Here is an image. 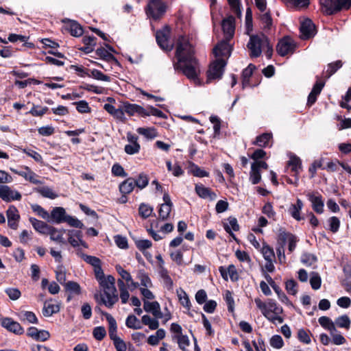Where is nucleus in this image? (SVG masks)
Wrapping results in <instances>:
<instances>
[{
    "instance_id": "f257e3e1",
    "label": "nucleus",
    "mask_w": 351,
    "mask_h": 351,
    "mask_svg": "<svg viewBox=\"0 0 351 351\" xmlns=\"http://www.w3.org/2000/svg\"><path fill=\"white\" fill-rule=\"evenodd\" d=\"M176 56L178 62L174 64L176 70H180L187 78L195 84H199L198 78L199 66L197 59L194 57V49L189 39L184 36L179 38Z\"/></svg>"
},
{
    "instance_id": "f03ea898",
    "label": "nucleus",
    "mask_w": 351,
    "mask_h": 351,
    "mask_svg": "<svg viewBox=\"0 0 351 351\" xmlns=\"http://www.w3.org/2000/svg\"><path fill=\"white\" fill-rule=\"evenodd\" d=\"M254 302L262 314L271 323L277 324L283 322V318L280 316L282 313V308L278 306L274 300L268 299L263 302L260 298H256L254 299Z\"/></svg>"
},
{
    "instance_id": "7ed1b4c3",
    "label": "nucleus",
    "mask_w": 351,
    "mask_h": 351,
    "mask_svg": "<svg viewBox=\"0 0 351 351\" xmlns=\"http://www.w3.org/2000/svg\"><path fill=\"white\" fill-rule=\"evenodd\" d=\"M104 293L101 294V303L108 308H112L119 300L117 289L115 287V278L108 275L106 278L99 282Z\"/></svg>"
},
{
    "instance_id": "20e7f679",
    "label": "nucleus",
    "mask_w": 351,
    "mask_h": 351,
    "mask_svg": "<svg viewBox=\"0 0 351 351\" xmlns=\"http://www.w3.org/2000/svg\"><path fill=\"white\" fill-rule=\"evenodd\" d=\"M323 12L332 15L341 10H347L351 7V0H319Z\"/></svg>"
},
{
    "instance_id": "39448f33",
    "label": "nucleus",
    "mask_w": 351,
    "mask_h": 351,
    "mask_svg": "<svg viewBox=\"0 0 351 351\" xmlns=\"http://www.w3.org/2000/svg\"><path fill=\"white\" fill-rule=\"evenodd\" d=\"M265 46H268V38L264 34L252 35L247 45L252 58H257L265 51Z\"/></svg>"
},
{
    "instance_id": "423d86ee",
    "label": "nucleus",
    "mask_w": 351,
    "mask_h": 351,
    "mask_svg": "<svg viewBox=\"0 0 351 351\" xmlns=\"http://www.w3.org/2000/svg\"><path fill=\"white\" fill-rule=\"evenodd\" d=\"M226 65V62L222 58H217L211 63L207 72V83L210 82L213 80L220 79Z\"/></svg>"
},
{
    "instance_id": "0eeeda50",
    "label": "nucleus",
    "mask_w": 351,
    "mask_h": 351,
    "mask_svg": "<svg viewBox=\"0 0 351 351\" xmlns=\"http://www.w3.org/2000/svg\"><path fill=\"white\" fill-rule=\"evenodd\" d=\"M166 12V6L160 0H151L146 8V14L154 20L160 19Z\"/></svg>"
},
{
    "instance_id": "6e6552de",
    "label": "nucleus",
    "mask_w": 351,
    "mask_h": 351,
    "mask_svg": "<svg viewBox=\"0 0 351 351\" xmlns=\"http://www.w3.org/2000/svg\"><path fill=\"white\" fill-rule=\"evenodd\" d=\"M296 47L295 43L290 37H284L279 40L277 46L276 51L281 56L293 53Z\"/></svg>"
},
{
    "instance_id": "1a4fd4ad",
    "label": "nucleus",
    "mask_w": 351,
    "mask_h": 351,
    "mask_svg": "<svg viewBox=\"0 0 351 351\" xmlns=\"http://www.w3.org/2000/svg\"><path fill=\"white\" fill-rule=\"evenodd\" d=\"M170 30L168 27H165L161 30H158L156 34V38L160 47L166 51L172 49V45L169 41Z\"/></svg>"
},
{
    "instance_id": "9d476101",
    "label": "nucleus",
    "mask_w": 351,
    "mask_h": 351,
    "mask_svg": "<svg viewBox=\"0 0 351 351\" xmlns=\"http://www.w3.org/2000/svg\"><path fill=\"white\" fill-rule=\"evenodd\" d=\"M21 193L15 190H12L8 185H0V198L3 201L9 202L21 199Z\"/></svg>"
},
{
    "instance_id": "9b49d317",
    "label": "nucleus",
    "mask_w": 351,
    "mask_h": 351,
    "mask_svg": "<svg viewBox=\"0 0 351 351\" xmlns=\"http://www.w3.org/2000/svg\"><path fill=\"white\" fill-rule=\"evenodd\" d=\"M230 40H221L213 49V53L217 58H228L230 56L232 47L228 43Z\"/></svg>"
},
{
    "instance_id": "f8f14e48",
    "label": "nucleus",
    "mask_w": 351,
    "mask_h": 351,
    "mask_svg": "<svg viewBox=\"0 0 351 351\" xmlns=\"http://www.w3.org/2000/svg\"><path fill=\"white\" fill-rule=\"evenodd\" d=\"M306 196L311 203L313 210L317 214L323 213L324 203L322 196L318 192L308 193Z\"/></svg>"
},
{
    "instance_id": "ddd939ff",
    "label": "nucleus",
    "mask_w": 351,
    "mask_h": 351,
    "mask_svg": "<svg viewBox=\"0 0 351 351\" xmlns=\"http://www.w3.org/2000/svg\"><path fill=\"white\" fill-rule=\"evenodd\" d=\"M234 23L235 19L232 16L222 21L221 26L226 40H230L233 37L235 31Z\"/></svg>"
},
{
    "instance_id": "4468645a",
    "label": "nucleus",
    "mask_w": 351,
    "mask_h": 351,
    "mask_svg": "<svg viewBox=\"0 0 351 351\" xmlns=\"http://www.w3.org/2000/svg\"><path fill=\"white\" fill-rule=\"evenodd\" d=\"M6 215L8 226L13 230H16L20 219V215L16 207L13 205L10 206L6 211Z\"/></svg>"
},
{
    "instance_id": "2eb2a0df",
    "label": "nucleus",
    "mask_w": 351,
    "mask_h": 351,
    "mask_svg": "<svg viewBox=\"0 0 351 351\" xmlns=\"http://www.w3.org/2000/svg\"><path fill=\"white\" fill-rule=\"evenodd\" d=\"M1 326L16 335H22L24 332V329L21 324L10 317H4Z\"/></svg>"
},
{
    "instance_id": "dca6fc26",
    "label": "nucleus",
    "mask_w": 351,
    "mask_h": 351,
    "mask_svg": "<svg viewBox=\"0 0 351 351\" xmlns=\"http://www.w3.org/2000/svg\"><path fill=\"white\" fill-rule=\"evenodd\" d=\"M302 39H308L315 34V27L311 20L307 19L303 21L300 25Z\"/></svg>"
},
{
    "instance_id": "f3484780",
    "label": "nucleus",
    "mask_w": 351,
    "mask_h": 351,
    "mask_svg": "<svg viewBox=\"0 0 351 351\" xmlns=\"http://www.w3.org/2000/svg\"><path fill=\"white\" fill-rule=\"evenodd\" d=\"M195 191L197 195L202 199L213 201L217 199V194L213 191L210 188L204 186L202 184H196Z\"/></svg>"
},
{
    "instance_id": "a211bd4d",
    "label": "nucleus",
    "mask_w": 351,
    "mask_h": 351,
    "mask_svg": "<svg viewBox=\"0 0 351 351\" xmlns=\"http://www.w3.org/2000/svg\"><path fill=\"white\" fill-rule=\"evenodd\" d=\"M287 167L290 168L293 175L296 178V182L298 181V175L302 170L300 158L293 154H290Z\"/></svg>"
},
{
    "instance_id": "6ab92c4d",
    "label": "nucleus",
    "mask_w": 351,
    "mask_h": 351,
    "mask_svg": "<svg viewBox=\"0 0 351 351\" xmlns=\"http://www.w3.org/2000/svg\"><path fill=\"white\" fill-rule=\"evenodd\" d=\"M67 214L66 210L62 207H55L49 214V222L56 223H61L65 221Z\"/></svg>"
},
{
    "instance_id": "aec40b11",
    "label": "nucleus",
    "mask_w": 351,
    "mask_h": 351,
    "mask_svg": "<svg viewBox=\"0 0 351 351\" xmlns=\"http://www.w3.org/2000/svg\"><path fill=\"white\" fill-rule=\"evenodd\" d=\"M27 336L37 341H45L50 337V334L47 330H38L36 327H29L27 331Z\"/></svg>"
},
{
    "instance_id": "412c9836",
    "label": "nucleus",
    "mask_w": 351,
    "mask_h": 351,
    "mask_svg": "<svg viewBox=\"0 0 351 351\" xmlns=\"http://www.w3.org/2000/svg\"><path fill=\"white\" fill-rule=\"evenodd\" d=\"M60 303L58 302H53L51 299L45 301L42 311L43 315L48 317L58 313L60 309Z\"/></svg>"
},
{
    "instance_id": "4be33fe9",
    "label": "nucleus",
    "mask_w": 351,
    "mask_h": 351,
    "mask_svg": "<svg viewBox=\"0 0 351 351\" xmlns=\"http://www.w3.org/2000/svg\"><path fill=\"white\" fill-rule=\"evenodd\" d=\"M143 308L146 312L151 313L156 318H162V317L160 306L156 301L149 302L144 300Z\"/></svg>"
},
{
    "instance_id": "5701e85b",
    "label": "nucleus",
    "mask_w": 351,
    "mask_h": 351,
    "mask_svg": "<svg viewBox=\"0 0 351 351\" xmlns=\"http://www.w3.org/2000/svg\"><path fill=\"white\" fill-rule=\"evenodd\" d=\"M219 271L225 280H228V276L232 281H237L239 279V274L234 265H230L227 269H225L223 267H220Z\"/></svg>"
},
{
    "instance_id": "b1692460",
    "label": "nucleus",
    "mask_w": 351,
    "mask_h": 351,
    "mask_svg": "<svg viewBox=\"0 0 351 351\" xmlns=\"http://www.w3.org/2000/svg\"><path fill=\"white\" fill-rule=\"evenodd\" d=\"M325 83L322 82H317L308 95V100H307V105L309 106H311L313 104H314L317 100V97L320 94L322 88L324 86Z\"/></svg>"
},
{
    "instance_id": "393cba45",
    "label": "nucleus",
    "mask_w": 351,
    "mask_h": 351,
    "mask_svg": "<svg viewBox=\"0 0 351 351\" xmlns=\"http://www.w3.org/2000/svg\"><path fill=\"white\" fill-rule=\"evenodd\" d=\"M29 221L34 230L40 234H47L49 230H50L51 226H49L45 221L38 220L34 217H29Z\"/></svg>"
},
{
    "instance_id": "a878e982",
    "label": "nucleus",
    "mask_w": 351,
    "mask_h": 351,
    "mask_svg": "<svg viewBox=\"0 0 351 351\" xmlns=\"http://www.w3.org/2000/svg\"><path fill=\"white\" fill-rule=\"evenodd\" d=\"M63 21L66 23V29L71 33L72 36L78 37L82 35L83 29L81 25L76 21L69 19L66 20V21Z\"/></svg>"
},
{
    "instance_id": "bb28decb",
    "label": "nucleus",
    "mask_w": 351,
    "mask_h": 351,
    "mask_svg": "<svg viewBox=\"0 0 351 351\" xmlns=\"http://www.w3.org/2000/svg\"><path fill=\"white\" fill-rule=\"evenodd\" d=\"M66 230L64 229H57L53 226L50 227V230L47 234L50 236V239L52 241H56L60 243H64L65 241L64 239L63 235L65 233Z\"/></svg>"
},
{
    "instance_id": "cd10ccee",
    "label": "nucleus",
    "mask_w": 351,
    "mask_h": 351,
    "mask_svg": "<svg viewBox=\"0 0 351 351\" xmlns=\"http://www.w3.org/2000/svg\"><path fill=\"white\" fill-rule=\"evenodd\" d=\"M135 180L129 178L119 184V191L123 195H126L132 192L135 187Z\"/></svg>"
},
{
    "instance_id": "c85d7f7f",
    "label": "nucleus",
    "mask_w": 351,
    "mask_h": 351,
    "mask_svg": "<svg viewBox=\"0 0 351 351\" xmlns=\"http://www.w3.org/2000/svg\"><path fill=\"white\" fill-rule=\"evenodd\" d=\"M109 324V336L114 341L116 339H120L117 335V322L114 317L108 313H103Z\"/></svg>"
},
{
    "instance_id": "c756f323",
    "label": "nucleus",
    "mask_w": 351,
    "mask_h": 351,
    "mask_svg": "<svg viewBox=\"0 0 351 351\" xmlns=\"http://www.w3.org/2000/svg\"><path fill=\"white\" fill-rule=\"evenodd\" d=\"M176 294L180 304L187 311H189L191 307V304L185 291L182 288H179L176 290Z\"/></svg>"
},
{
    "instance_id": "7c9ffc66",
    "label": "nucleus",
    "mask_w": 351,
    "mask_h": 351,
    "mask_svg": "<svg viewBox=\"0 0 351 351\" xmlns=\"http://www.w3.org/2000/svg\"><path fill=\"white\" fill-rule=\"evenodd\" d=\"M223 228L225 230L229 233L234 239H236L234 234L232 232V230L238 231L239 229V226L236 218L230 217L228 219V222L224 223Z\"/></svg>"
},
{
    "instance_id": "2f4dec72",
    "label": "nucleus",
    "mask_w": 351,
    "mask_h": 351,
    "mask_svg": "<svg viewBox=\"0 0 351 351\" xmlns=\"http://www.w3.org/2000/svg\"><path fill=\"white\" fill-rule=\"evenodd\" d=\"M104 108L109 114L114 117L116 119L122 121L125 119V115L122 110V107L120 108H116L114 106L110 104H104Z\"/></svg>"
},
{
    "instance_id": "473e14b6",
    "label": "nucleus",
    "mask_w": 351,
    "mask_h": 351,
    "mask_svg": "<svg viewBox=\"0 0 351 351\" xmlns=\"http://www.w3.org/2000/svg\"><path fill=\"white\" fill-rule=\"evenodd\" d=\"M82 238V233L80 230H69V243L74 247L80 246V241Z\"/></svg>"
},
{
    "instance_id": "72a5a7b5",
    "label": "nucleus",
    "mask_w": 351,
    "mask_h": 351,
    "mask_svg": "<svg viewBox=\"0 0 351 351\" xmlns=\"http://www.w3.org/2000/svg\"><path fill=\"white\" fill-rule=\"evenodd\" d=\"M96 54L101 59L108 62H114L118 64V61L116 58L106 49L100 47L97 49Z\"/></svg>"
},
{
    "instance_id": "f704fd0d",
    "label": "nucleus",
    "mask_w": 351,
    "mask_h": 351,
    "mask_svg": "<svg viewBox=\"0 0 351 351\" xmlns=\"http://www.w3.org/2000/svg\"><path fill=\"white\" fill-rule=\"evenodd\" d=\"M287 6L295 10L305 8L309 5V0H282Z\"/></svg>"
},
{
    "instance_id": "c9c22d12",
    "label": "nucleus",
    "mask_w": 351,
    "mask_h": 351,
    "mask_svg": "<svg viewBox=\"0 0 351 351\" xmlns=\"http://www.w3.org/2000/svg\"><path fill=\"white\" fill-rule=\"evenodd\" d=\"M319 324L326 330H328L330 333L331 332H337V328L335 323L330 318L326 316L320 317L318 319Z\"/></svg>"
},
{
    "instance_id": "e433bc0d",
    "label": "nucleus",
    "mask_w": 351,
    "mask_h": 351,
    "mask_svg": "<svg viewBox=\"0 0 351 351\" xmlns=\"http://www.w3.org/2000/svg\"><path fill=\"white\" fill-rule=\"evenodd\" d=\"M271 138L272 134L271 133H263L256 137L253 144L259 147H267L269 145Z\"/></svg>"
},
{
    "instance_id": "4c0bfd02",
    "label": "nucleus",
    "mask_w": 351,
    "mask_h": 351,
    "mask_svg": "<svg viewBox=\"0 0 351 351\" xmlns=\"http://www.w3.org/2000/svg\"><path fill=\"white\" fill-rule=\"evenodd\" d=\"M34 191L40 193L43 197L51 199H54L58 197V195L49 186L38 187L36 188Z\"/></svg>"
},
{
    "instance_id": "58836bf2",
    "label": "nucleus",
    "mask_w": 351,
    "mask_h": 351,
    "mask_svg": "<svg viewBox=\"0 0 351 351\" xmlns=\"http://www.w3.org/2000/svg\"><path fill=\"white\" fill-rule=\"evenodd\" d=\"M128 328L138 330L142 328L141 322L134 315H129L125 320Z\"/></svg>"
},
{
    "instance_id": "ea45409f",
    "label": "nucleus",
    "mask_w": 351,
    "mask_h": 351,
    "mask_svg": "<svg viewBox=\"0 0 351 351\" xmlns=\"http://www.w3.org/2000/svg\"><path fill=\"white\" fill-rule=\"evenodd\" d=\"M158 318H152L148 315H144L141 318V323L145 326H148L151 330H156L159 326Z\"/></svg>"
},
{
    "instance_id": "a19ab883",
    "label": "nucleus",
    "mask_w": 351,
    "mask_h": 351,
    "mask_svg": "<svg viewBox=\"0 0 351 351\" xmlns=\"http://www.w3.org/2000/svg\"><path fill=\"white\" fill-rule=\"evenodd\" d=\"M335 325L339 328L349 329L351 324V321L347 315H343L337 317L335 320Z\"/></svg>"
},
{
    "instance_id": "79ce46f5",
    "label": "nucleus",
    "mask_w": 351,
    "mask_h": 351,
    "mask_svg": "<svg viewBox=\"0 0 351 351\" xmlns=\"http://www.w3.org/2000/svg\"><path fill=\"white\" fill-rule=\"evenodd\" d=\"M255 66L250 64L249 66L245 68L242 73V84L243 87L245 88V86L249 85L250 82V78L252 76L253 73V71L254 70Z\"/></svg>"
},
{
    "instance_id": "37998d69",
    "label": "nucleus",
    "mask_w": 351,
    "mask_h": 351,
    "mask_svg": "<svg viewBox=\"0 0 351 351\" xmlns=\"http://www.w3.org/2000/svg\"><path fill=\"white\" fill-rule=\"evenodd\" d=\"M343 64L341 60H337L335 62L330 63L328 64V68L324 71V74L326 78H329L332 75L339 69L342 66Z\"/></svg>"
},
{
    "instance_id": "c03bdc74",
    "label": "nucleus",
    "mask_w": 351,
    "mask_h": 351,
    "mask_svg": "<svg viewBox=\"0 0 351 351\" xmlns=\"http://www.w3.org/2000/svg\"><path fill=\"white\" fill-rule=\"evenodd\" d=\"M293 234H291L290 232H287L282 229H280L278 234V238H277L278 243L280 245L279 247H284L285 245H286V243L289 241L291 236H293Z\"/></svg>"
},
{
    "instance_id": "a18cd8bd",
    "label": "nucleus",
    "mask_w": 351,
    "mask_h": 351,
    "mask_svg": "<svg viewBox=\"0 0 351 351\" xmlns=\"http://www.w3.org/2000/svg\"><path fill=\"white\" fill-rule=\"evenodd\" d=\"M173 206L162 204L158 210L159 219L165 221L167 220L170 215Z\"/></svg>"
},
{
    "instance_id": "49530a36",
    "label": "nucleus",
    "mask_w": 351,
    "mask_h": 351,
    "mask_svg": "<svg viewBox=\"0 0 351 351\" xmlns=\"http://www.w3.org/2000/svg\"><path fill=\"white\" fill-rule=\"evenodd\" d=\"M261 179L260 171L256 168V164H252L250 173V180L253 184H258Z\"/></svg>"
},
{
    "instance_id": "de8ad7c7",
    "label": "nucleus",
    "mask_w": 351,
    "mask_h": 351,
    "mask_svg": "<svg viewBox=\"0 0 351 351\" xmlns=\"http://www.w3.org/2000/svg\"><path fill=\"white\" fill-rule=\"evenodd\" d=\"M173 338L177 339L179 348L186 351L187 347L190 345V341L187 335L180 334L179 335H175Z\"/></svg>"
},
{
    "instance_id": "09e8293b",
    "label": "nucleus",
    "mask_w": 351,
    "mask_h": 351,
    "mask_svg": "<svg viewBox=\"0 0 351 351\" xmlns=\"http://www.w3.org/2000/svg\"><path fill=\"white\" fill-rule=\"evenodd\" d=\"M261 253L265 261L275 260L274 250L267 244H263L261 248Z\"/></svg>"
},
{
    "instance_id": "8fccbe9b",
    "label": "nucleus",
    "mask_w": 351,
    "mask_h": 351,
    "mask_svg": "<svg viewBox=\"0 0 351 351\" xmlns=\"http://www.w3.org/2000/svg\"><path fill=\"white\" fill-rule=\"evenodd\" d=\"M137 132L148 138H154L157 136V132L154 128H138Z\"/></svg>"
},
{
    "instance_id": "3c124183",
    "label": "nucleus",
    "mask_w": 351,
    "mask_h": 351,
    "mask_svg": "<svg viewBox=\"0 0 351 351\" xmlns=\"http://www.w3.org/2000/svg\"><path fill=\"white\" fill-rule=\"evenodd\" d=\"M80 257L88 264L92 265L94 268L101 265V261L99 258L93 256L80 253Z\"/></svg>"
},
{
    "instance_id": "603ef678",
    "label": "nucleus",
    "mask_w": 351,
    "mask_h": 351,
    "mask_svg": "<svg viewBox=\"0 0 351 351\" xmlns=\"http://www.w3.org/2000/svg\"><path fill=\"white\" fill-rule=\"evenodd\" d=\"M64 287L66 291L71 293L79 295L81 293V288L80 285L74 281H69L64 284Z\"/></svg>"
},
{
    "instance_id": "864d4df0",
    "label": "nucleus",
    "mask_w": 351,
    "mask_h": 351,
    "mask_svg": "<svg viewBox=\"0 0 351 351\" xmlns=\"http://www.w3.org/2000/svg\"><path fill=\"white\" fill-rule=\"evenodd\" d=\"M32 210L36 213L38 216L42 217L43 219L49 221V214L45 210L42 206L38 204H34L31 205Z\"/></svg>"
},
{
    "instance_id": "5fc2aeb1",
    "label": "nucleus",
    "mask_w": 351,
    "mask_h": 351,
    "mask_svg": "<svg viewBox=\"0 0 351 351\" xmlns=\"http://www.w3.org/2000/svg\"><path fill=\"white\" fill-rule=\"evenodd\" d=\"M21 320H26L30 324H38V320L34 313L32 311H23L21 313Z\"/></svg>"
},
{
    "instance_id": "6e6d98bb",
    "label": "nucleus",
    "mask_w": 351,
    "mask_h": 351,
    "mask_svg": "<svg viewBox=\"0 0 351 351\" xmlns=\"http://www.w3.org/2000/svg\"><path fill=\"white\" fill-rule=\"evenodd\" d=\"M138 279L141 281V285L145 287L152 286V280L148 275L143 270H140L137 275Z\"/></svg>"
},
{
    "instance_id": "4d7b16f0",
    "label": "nucleus",
    "mask_w": 351,
    "mask_h": 351,
    "mask_svg": "<svg viewBox=\"0 0 351 351\" xmlns=\"http://www.w3.org/2000/svg\"><path fill=\"white\" fill-rule=\"evenodd\" d=\"M310 284L312 289L314 290H317L320 288L322 280L320 276L317 273H311L310 278Z\"/></svg>"
},
{
    "instance_id": "13d9d810",
    "label": "nucleus",
    "mask_w": 351,
    "mask_h": 351,
    "mask_svg": "<svg viewBox=\"0 0 351 351\" xmlns=\"http://www.w3.org/2000/svg\"><path fill=\"white\" fill-rule=\"evenodd\" d=\"M138 105L134 104H130L128 102H124L122 104V110L123 112H126L128 114L132 116L135 113H137Z\"/></svg>"
},
{
    "instance_id": "bf43d9fd",
    "label": "nucleus",
    "mask_w": 351,
    "mask_h": 351,
    "mask_svg": "<svg viewBox=\"0 0 351 351\" xmlns=\"http://www.w3.org/2000/svg\"><path fill=\"white\" fill-rule=\"evenodd\" d=\"M90 77L99 81L110 82V77L104 74L101 71L97 69H93L90 72Z\"/></svg>"
},
{
    "instance_id": "052dcab7",
    "label": "nucleus",
    "mask_w": 351,
    "mask_h": 351,
    "mask_svg": "<svg viewBox=\"0 0 351 351\" xmlns=\"http://www.w3.org/2000/svg\"><path fill=\"white\" fill-rule=\"evenodd\" d=\"M149 182L147 176L145 173H140L138 178L135 180V186L140 189L145 188Z\"/></svg>"
},
{
    "instance_id": "680f3d73",
    "label": "nucleus",
    "mask_w": 351,
    "mask_h": 351,
    "mask_svg": "<svg viewBox=\"0 0 351 351\" xmlns=\"http://www.w3.org/2000/svg\"><path fill=\"white\" fill-rule=\"evenodd\" d=\"M224 300L228 305V309L230 312H233L234 309V300L232 293L230 291L226 290L224 293Z\"/></svg>"
},
{
    "instance_id": "e2e57ef3",
    "label": "nucleus",
    "mask_w": 351,
    "mask_h": 351,
    "mask_svg": "<svg viewBox=\"0 0 351 351\" xmlns=\"http://www.w3.org/2000/svg\"><path fill=\"white\" fill-rule=\"evenodd\" d=\"M49 110L47 106L41 107L40 106H34L29 113L34 117H42Z\"/></svg>"
},
{
    "instance_id": "0e129e2a",
    "label": "nucleus",
    "mask_w": 351,
    "mask_h": 351,
    "mask_svg": "<svg viewBox=\"0 0 351 351\" xmlns=\"http://www.w3.org/2000/svg\"><path fill=\"white\" fill-rule=\"evenodd\" d=\"M139 215L144 219L149 217L152 212L153 208L145 204H141L138 208Z\"/></svg>"
},
{
    "instance_id": "69168bd1",
    "label": "nucleus",
    "mask_w": 351,
    "mask_h": 351,
    "mask_svg": "<svg viewBox=\"0 0 351 351\" xmlns=\"http://www.w3.org/2000/svg\"><path fill=\"white\" fill-rule=\"evenodd\" d=\"M329 229L333 233L337 232L340 227V221L337 217H331L328 219Z\"/></svg>"
},
{
    "instance_id": "338daca9",
    "label": "nucleus",
    "mask_w": 351,
    "mask_h": 351,
    "mask_svg": "<svg viewBox=\"0 0 351 351\" xmlns=\"http://www.w3.org/2000/svg\"><path fill=\"white\" fill-rule=\"evenodd\" d=\"M5 292L12 300H16L21 295V291L17 288L9 287L5 289Z\"/></svg>"
},
{
    "instance_id": "774afa93",
    "label": "nucleus",
    "mask_w": 351,
    "mask_h": 351,
    "mask_svg": "<svg viewBox=\"0 0 351 351\" xmlns=\"http://www.w3.org/2000/svg\"><path fill=\"white\" fill-rule=\"evenodd\" d=\"M270 345L274 348L280 349L283 346L284 341L280 335H276L270 339Z\"/></svg>"
}]
</instances>
